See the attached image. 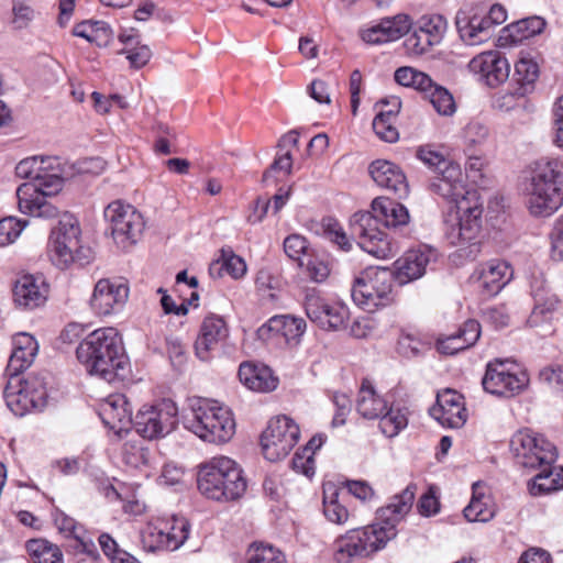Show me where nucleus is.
I'll return each instance as SVG.
<instances>
[{
    "mask_svg": "<svg viewBox=\"0 0 563 563\" xmlns=\"http://www.w3.org/2000/svg\"><path fill=\"white\" fill-rule=\"evenodd\" d=\"M416 486H407L391 503L378 510V523L363 529H353L334 542V559L349 563L355 558H365L380 550L397 534L396 526L412 507Z\"/></svg>",
    "mask_w": 563,
    "mask_h": 563,
    "instance_id": "obj_1",
    "label": "nucleus"
},
{
    "mask_svg": "<svg viewBox=\"0 0 563 563\" xmlns=\"http://www.w3.org/2000/svg\"><path fill=\"white\" fill-rule=\"evenodd\" d=\"M15 175L30 179L16 189L20 211L38 218H55L58 209L48 198L62 190L63 181L68 175L64 172L60 159L55 156L24 158L15 166Z\"/></svg>",
    "mask_w": 563,
    "mask_h": 563,
    "instance_id": "obj_2",
    "label": "nucleus"
},
{
    "mask_svg": "<svg viewBox=\"0 0 563 563\" xmlns=\"http://www.w3.org/2000/svg\"><path fill=\"white\" fill-rule=\"evenodd\" d=\"M372 210L355 212L350 221L351 232L358 239V246L377 258H388L397 253V245L379 230L378 223L386 228H400L409 222L407 208L387 197H377L372 201Z\"/></svg>",
    "mask_w": 563,
    "mask_h": 563,
    "instance_id": "obj_3",
    "label": "nucleus"
},
{
    "mask_svg": "<svg viewBox=\"0 0 563 563\" xmlns=\"http://www.w3.org/2000/svg\"><path fill=\"white\" fill-rule=\"evenodd\" d=\"M199 492L209 499L230 501L241 498L247 483L235 461L217 456L199 467L197 474Z\"/></svg>",
    "mask_w": 563,
    "mask_h": 563,
    "instance_id": "obj_4",
    "label": "nucleus"
},
{
    "mask_svg": "<svg viewBox=\"0 0 563 563\" xmlns=\"http://www.w3.org/2000/svg\"><path fill=\"white\" fill-rule=\"evenodd\" d=\"M184 427L209 443H225L235 433L231 410L217 401L198 399L183 417Z\"/></svg>",
    "mask_w": 563,
    "mask_h": 563,
    "instance_id": "obj_5",
    "label": "nucleus"
},
{
    "mask_svg": "<svg viewBox=\"0 0 563 563\" xmlns=\"http://www.w3.org/2000/svg\"><path fill=\"white\" fill-rule=\"evenodd\" d=\"M562 163L559 159H541L536 163L530 181L526 185L528 208L536 217H549L562 205L560 188Z\"/></svg>",
    "mask_w": 563,
    "mask_h": 563,
    "instance_id": "obj_6",
    "label": "nucleus"
},
{
    "mask_svg": "<svg viewBox=\"0 0 563 563\" xmlns=\"http://www.w3.org/2000/svg\"><path fill=\"white\" fill-rule=\"evenodd\" d=\"M483 206L477 192H470L463 199L457 200L454 223L446 228V239L452 245L461 246V255L475 258L481 252V243L477 241L482 230Z\"/></svg>",
    "mask_w": 563,
    "mask_h": 563,
    "instance_id": "obj_7",
    "label": "nucleus"
},
{
    "mask_svg": "<svg viewBox=\"0 0 563 563\" xmlns=\"http://www.w3.org/2000/svg\"><path fill=\"white\" fill-rule=\"evenodd\" d=\"M405 34L404 47L407 55H423L435 45L419 27H411L409 16L406 14L383 19L378 24L365 30L362 38L368 44H382L396 41Z\"/></svg>",
    "mask_w": 563,
    "mask_h": 563,
    "instance_id": "obj_8",
    "label": "nucleus"
},
{
    "mask_svg": "<svg viewBox=\"0 0 563 563\" xmlns=\"http://www.w3.org/2000/svg\"><path fill=\"white\" fill-rule=\"evenodd\" d=\"M393 273L378 268L355 279L351 289L353 301L368 312L387 307L394 301Z\"/></svg>",
    "mask_w": 563,
    "mask_h": 563,
    "instance_id": "obj_9",
    "label": "nucleus"
},
{
    "mask_svg": "<svg viewBox=\"0 0 563 563\" xmlns=\"http://www.w3.org/2000/svg\"><path fill=\"white\" fill-rule=\"evenodd\" d=\"M110 231L113 244L123 252H130L141 240L145 221L143 216L129 203L114 201L108 203Z\"/></svg>",
    "mask_w": 563,
    "mask_h": 563,
    "instance_id": "obj_10",
    "label": "nucleus"
},
{
    "mask_svg": "<svg viewBox=\"0 0 563 563\" xmlns=\"http://www.w3.org/2000/svg\"><path fill=\"white\" fill-rule=\"evenodd\" d=\"M298 424L287 416L271 419L261 437L262 451L266 460L277 462L286 457L299 440Z\"/></svg>",
    "mask_w": 563,
    "mask_h": 563,
    "instance_id": "obj_11",
    "label": "nucleus"
},
{
    "mask_svg": "<svg viewBox=\"0 0 563 563\" xmlns=\"http://www.w3.org/2000/svg\"><path fill=\"white\" fill-rule=\"evenodd\" d=\"M177 407L164 399L153 406H143L134 421L136 432L144 439L155 440L169 434L177 426Z\"/></svg>",
    "mask_w": 563,
    "mask_h": 563,
    "instance_id": "obj_12",
    "label": "nucleus"
},
{
    "mask_svg": "<svg viewBox=\"0 0 563 563\" xmlns=\"http://www.w3.org/2000/svg\"><path fill=\"white\" fill-rule=\"evenodd\" d=\"M506 19V10L499 4H494L484 16L471 15L465 11H460L456 15V27L461 38L467 45H476L488 40L490 36L489 29L493 25L504 23Z\"/></svg>",
    "mask_w": 563,
    "mask_h": 563,
    "instance_id": "obj_13",
    "label": "nucleus"
},
{
    "mask_svg": "<svg viewBox=\"0 0 563 563\" xmlns=\"http://www.w3.org/2000/svg\"><path fill=\"white\" fill-rule=\"evenodd\" d=\"M529 376L525 371L511 373L505 367V362L495 360L486 366L482 385L485 391L506 398L514 397L526 389Z\"/></svg>",
    "mask_w": 563,
    "mask_h": 563,
    "instance_id": "obj_14",
    "label": "nucleus"
},
{
    "mask_svg": "<svg viewBox=\"0 0 563 563\" xmlns=\"http://www.w3.org/2000/svg\"><path fill=\"white\" fill-rule=\"evenodd\" d=\"M303 305L310 321L323 330H340L349 319L345 306L329 303L316 289L307 290Z\"/></svg>",
    "mask_w": 563,
    "mask_h": 563,
    "instance_id": "obj_15",
    "label": "nucleus"
},
{
    "mask_svg": "<svg viewBox=\"0 0 563 563\" xmlns=\"http://www.w3.org/2000/svg\"><path fill=\"white\" fill-rule=\"evenodd\" d=\"M77 358L90 376H106V328L93 330L80 342L76 350Z\"/></svg>",
    "mask_w": 563,
    "mask_h": 563,
    "instance_id": "obj_16",
    "label": "nucleus"
},
{
    "mask_svg": "<svg viewBox=\"0 0 563 563\" xmlns=\"http://www.w3.org/2000/svg\"><path fill=\"white\" fill-rule=\"evenodd\" d=\"M429 412L432 418L446 428L457 429L466 422L463 396L453 389L439 391L437 401Z\"/></svg>",
    "mask_w": 563,
    "mask_h": 563,
    "instance_id": "obj_17",
    "label": "nucleus"
},
{
    "mask_svg": "<svg viewBox=\"0 0 563 563\" xmlns=\"http://www.w3.org/2000/svg\"><path fill=\"white\" fill-rule=\"evenodd\" d=\"M435 258V251L427 246L409 250L394 263L393 278L399 285L416 280L426 274L427 266Z\"/></svg>",
    "mask_w": 563,
    "mask_h": 563,
    "instance_id": "obj_18",
    "label": "nucleus"
},
{
    "mask_svg": "<svg viewBox=\"0 0 563 563\" xmlns=\"http://www.w3.org/2000/svg\"><path fill=\"white\" fill-rule=\"evenodd\" d=\"M307 323L302 318L290 314H278L272 317L265 324L257 329V336L263 341L274 336H282L290 346L299 344L306 331Z\"/></svg>",
    "mask_w": 563,
    "mask_h": 563,
    "instance_id": "obj_19",
    "label": "nucleus"
},
{
    "mask_svg": "<svg viewBox=\"0 0 563 563\" xmlns=\"http://www.w3.org/2000/svg\"><path fill=\"white\" fill-rule=\"evenodd\" d=\"M470 69L479 74L489 87H497L505 82L510 73V65L497 51L484 52L471 59Z\"/></svg>",
    "mask_w": 563,
    "mask_h": 563,
    "instance_id": "obj_20",
    "label": "nucleus"
},
{
    "mask_svg": "<svg viewBox=\"0 0 563 563\" xmlns=\"http://www.w3.org/2000/svg\"><path fill=\"white\" fill-rule=\"evenodd\" d=\"M368 172L373 180L382 188L401 199L408 196L409 186L404 172L396 164L376 159L371 163Z\"/></svg>",
    "mask_w": 563,
    "mask_h": 563,
    "instance_id": "obj_21",
    "label": "nucleus"
},
{
    "mask_svg": "<svg viewBox=\"0 0 563 563\" xmlns=\"http://www.w3.org/2000/svg\"><path fill=\"white\" fill-rule=\"evenodd\" d=\"M228 335V327L221 317L214 314L206 317L195 342V351L198 358L208 361L211 352L216 350Z\"/></svg>",
    "mask_w": 563,
    "mask_h": 563,
    "instance_id": "obj_22",
    "label": "nucleus"
},
{
    "mask_svg": "<svg viewBox=\"0 0 563 563\" xmlns=\"http://www.w3.org/2000/svg\"><path fill=\"white\" fill-rule=\"evenodd\" d=\"M54 520L58 530L69 539L68 551L75 554L85 553L93 560L99 559L97 547L92 539L81 526L77 525L74 518L64 512H57Z\"/></svg>",
    "mask_w": 563,
    "mask_h": 563,
    "instance_id": "obj_23",
    "label": "nucleus"
},
{
    "mask_svg": "<svg viewBox=\"0 0 563 563\" xmlns=\"http://www.w3.org/2000/svg\"><path fill=\"white\" fill-rule=\"evenodd\" d=\"M132 407L126 396L121 393L108 395V430L115 440H121L133 428Z\"/></svg>",
    "mask_w": 563,
    "mask_h": 563,
    "instance_id": "obj_24",
    "label": "nucleus"
},
{
    "mask_svg": "<svg viewBox=\"0 0 563 563\" xmlns=\"http://www.w3.org/2000/svg\"><path fill=\"white\" fill-rule=\"evenodd\" d=\"M12 346V353L7 365V374L9 376H19L34 362L38 352V343L33 335L22 332L13 336Z\"/></svg>",
    "mask_w": 563,
    "mask_h": 563,
    "instance_id": "obj_25",
    "label": "nucleus"
},
{
    "mask_svg": "<svg viewBox=\"0 0 563 563\" xmlns=\"http://www.w3.org/2000/svg\"><path fill=\"white\" fill-rule=\"evenodd\" d=\"M461 173L456 166H451L440 175L435 176L430 184V190L449 202L453 203L452 209L457 208V200L465 198L470 192L476 190H467L459 177Z\"/></svg>",
    "mask_w": 563,
    "mask_h": 563,
    "instance_id": "obj_26",
    "label": "nucleus"
},
{
    "mask_svg": "<svg viewBox=\"0 0 563 563\" xmlns=\"http://www.w3.org/2000/svg\"><path fill=\"white\" fill-rule=\"evenodd\" d=\"M108 376L113 375V379L125 382L131 379L132 367L130 358L125 352L122 336L114 328L108 327Z\"/></svg>",
    "mask_w": 563,
    "mask_h": 563,
    "instance_id": "obj_27",
    "label": "nucleus"
},
{
    "mask_svg": "<svg viewBox=\"0 0 563 563\" xmlns=\"http://www.w3.org/2000/svg\"><path fill=\"white\" fill-rule=\"evenodd\" d=\"M48 256L52 263L60 268L66 269L71 265L85 266L95 258V252L91 247L84 244L70 246L60 244L59 241L48 242Z\"/></svg>",
    "mask_w": 563,
    "mask_h": 563,
    "instance_id": "obj_28",
    "label": "nucleus"
},
{
    "mask_svg": "<svg viewBox=\"0 0 563 563\" xmlns=\"http://www.w3.org/2000/svg\"><path fill=\"white\" fill-rule=\"evenodd\" d=\"M47 287L42 278L33 275L20 277L13 288L14 302L25 309H34L46 301Z\"/></svg>",
    "mask_w": 563,
    "mask_h": 563,
    "instance_id": "obj_29",
    "label": "nucleus"
},
{
    "mask_svg": "<svg viewBox=\"0 0 563 563\" xmlns=\"http://www.w3.org/2000/svg\"><path fill=\"white\" fill-rule=\"evenodd\" d=\"M481 335V324L476 320H467L454 334L440 338L437 341V349L446 355L456 354L460 351L473 346Z\"/></svg>",
    "mask_w": 563,
    "mask_h": 563,
    "instance_id": "obj_30",
    "label": "nucleus"
},
{
    "mask_svg": "<svg viewBox=\"0 0 563 563\" xmlns=\"http://www.w3.org/2000/svg\"><path fill=\"white\" fill-rule=\"evenodd\" d=\"M240 382L249 389L261 393L274 390L278 385L277 377L272 369L265 365H257L251 362H244L239 367Z\"/></svg>",
    "mask_w": 563,
    "mask_h": 563,
    "instance_id": "obj_31",
    "label": "nucleus"
},
{
    "mask_svg": "<svg viewBox=\"0 0 563 563\" xmlns=\"http://www.w3.org/2000/svg\"><path fill=\"white\" fill-rule=\"evenodd\" d=\"M512 278V269L507 262L490 261L479 273L481 287L487 296L497 295Z\"/></svg>",
    "mask_w": 563,
    "mask_h": 563,
    "instance_id": "obj_32",
    "label": "nucleus"
},
{
    "mask_svg": "<svg viewBox=\"0 0 563 563\" xmlns=\"http://www.w3.org/2000/svg\"><path fill=\"white\" fill-rule=\"evenodd\" d=\"M3 396L8 408L15 416H24L32 409H38L30 395L24 393V388L21 385V378L19 376H10L4 388Z\"/></svg>",
    "mask_w": 563,
    "mask_h": 563,
    "instance_id": "obj_33",
    "label": "nucleus"
},
{
    "mask_svg": "<svg viewBox=\"0 0 563 563\" xmlns=\"http://www.w3.org/2000/svg\"><path fill=\"white\" fill-rule=\"evenodd\" d=\"M386 409V400L376 394L369 380H363L356 401L357 412L365 419H377Z\"/></svg>",
    "mask_w": 563,
    "mask_h": 563,
    "instance_id": "obj_34",
    "label": "nucleus"
},
{
    "mask_svg": "<svg viewBox=\"0 0 563 563\" xmlns=\"http://www.w3.org/2000/svg\"><path fill=\"white\" fill-rule=\"evenodd\" d=\"M544 26L545 21L540 16L522 19L505 27L503 37L509 40L512 44H517L541 33Z\"/></svg>",
    "mask_w": 563,
    "mask_h": 563,
    "instance_id": "obj_35",
    "label": "nucleus"
},
{
    "mask_svg": "<svg viewBox=\"0 0 563 563\" xmlns=\"http://www.w3.org/2000/svg\"><path fill=\"white\" fill-rule=\"evenodd\" d=\"M31 563H64L62 550L45 539H32L26 542Z\"/></svg>",
    "mask_w": 563,
    "mask_h": 563,
    "instance_id": "obj_36",
    "label": "nucleus"
},
{
    "mask_svg": "<svg viewBox=\"0 0 563 563\" xmlns=\"http://www.w3.org/2000/svg\"><path fill=\"white\" fill-rule=\"evenodd\" d=\"M108 501L112 505L121 504L123 511L133 516L142 515L145 511V504L136 498L130 487L108 485Z\"/></svg>",
    "mask_w": 563,
    "mask_h": 563,
    "instance_id": "obj_37",
    "label": "nucleus"
},
{
    "mask_svg": "<svg viewBox=\"0 0 563 563\" xmlns=\"http://www.w3.org/2000/svg\"><path fill=\"white\" fill-rule=\"evenodd\" d=\"M539 77V67L531 58L522 57L515 65V78L518 84L517 93L525 97L533 89Z\"/></svg>",
    "mask_w": 563,
    "mask_h": 563,
    "instance_id": "obj_38",
    "label": "nucleus"
},
{
    "mask_svg": "<svg viewBox=\"0 0 563 563\" xmlns=\"http://www.w3.org/2000/svg\"><path fill=\"white\" fill-rule=\"evenodd\" d=\"M81 230L79 222L73 216H64L57 227L52 231L49 241H59L60 244H68L70 246L81 245Z\"/></svg>",
    "mask_w": 563,
    "mask_h": 563,
    "instance_id": "obj_39",
    "label": "nucleus"
},
{
    "mask_svg": "<svg viewBox=\"0 0 563 563\" xmlns=\"http://www.w3.org/2000/svg\"><path fill=\"white\" fill-rule=\"evenodd\" d=\"M478 484L473 485V497L470 504L464 508L463 514L470 522H487L495 516L494 508L489 505V499L484 495L476 493Z\"/></svg>",
    "mask_w": 563,
    "mask_h": 563,
    "instance_id": "obj_40",
    "label": "nucleus"
},
{
    "mask_svg": "<svg viewBox=\"0 0 563 563\" xmlns=\"http://www.w3.org/2000/svg\"><path fill=\"white\" fill-rule=\"evenodd\" d=\"M441 115H452L456 111V104L452 93L444 87L432 80L431 87L422 92Z\"/></svg>",
    "mask_w": 563,
    "mask_h": 563,
    "instance_id": "obj_41",
    "label": "nucleus"
},
{
    "mask_svg": "<svg viewBox=\"0 0 563 563\" xmlns=\"http://www.w3.org/2000/svg\"><path fill=\"white\" fill-rule=\"evenodd\" d=\"M394 78L400 86L413 88L420 92L430 88L432 84V78L428 74L410 66L396 69Z\"/></svg>",
    "mask_w": 563,
    "mask_h": 563,
    "instance_id": "obj_42",
    "label": "nucleus"
},
{
    "mask_svg": "<svg viewBox=\"0 0 563 563\" xmlns=\"http://www.w3.org/2000/svg\"><path fill=\"white\" fill-rule=\"evenodd\" d=\"M130 295L129 282L124 277L108 279V314L120 311L126 303Z\"/></svg>",
    "mask_w": 563,
    "mask_h": 563,
    "instance_id": "obj_43",
    "label": "nucleus"
},
{
    "mask_svg": "<svg viewBox=\"0 0 563 563\" xmlns=\"http://www.w3.org/2000/svg\"><path fill=\"white\" fill-rule=\"evenodd\" d=\"M47 373L30 374L26 378L21 379L24 393L37 405V408H44L47 399Z\"/></svg>",
    "mask_w": 563,
    "mask_h": 563,
    "instance_id": "obj_44",
    "label": "nucleus"
},
{
    "mask_svg": "<svg viewBox=\"0 0 563 563\" xmlns=\"http://www.w3.org/2000/svg\"><path fill=\"white\" fill-rule=\"evenodd\" d=\"M339 493L334 487L323 490V514L334 523H343L349 518L347 509L338 500Z\"/></svg>",
    "mask_w": 563,
    "mask_h": 563,
    "instance_id": "obj_45",
    "label": "nucleus"
},
{
    "mask_svg": "<svg viewBox=\"0 0 563 563\" xmlns=\"http://www.w3.org/2000/svg\"><path fill=\"white\" fill-rule=\"evenodd\" d=\"M407 424V416L401 409H386L379 417V429L388 438L396 437Z\"/></svg>",
    "mask_w": 563,
    "mask_h": 563,
    "instance_id": "obj_46",
    "label": "nucleus"
},
{
    "mask_svg": "<svg viewBox=\"0 0 563 563\" xmlns=\"http://www.w3.org/2000/svg\"><path fill=\"white\" fill-rule=\"evenodd\" d=\"M143 542L151 550H177V542L170 543L166 528L150 525L143 533Z\"/></svg>",
    "mask_w": 563,
    "mask_h": 563,
    "instance_id": "obj_47",
    "label": "nucleus"
},
{
    "mask_svg": "<svg viewBox=\"0 0 563 563\" xmlns=\"http://www.w3.org/2000/svg\"><path fill=\"white\" fill-rule=\"evenodd\" d=\"M489 135L488 128L481 122H470L463 132V141L466 152H477L487 141Z\"/></svg>",
    "mask_w": 563,
    "mask_h": 563,
    "instance_id": "obj_48",
    "label": "nucleus"
},
{
    "mask_svg": "<svg viewBox=\"0 0 563 563\" xmlns=\"http://www.w3.org/2000/svg\"><path fill=\"white\" fill-rule=\"evenodd\" d=\"M216 269H218V275H220V271L224 269L236 279L245 274L246 264L242 257L233 253L227 254L225 251H222V258L211 264L210 273L213 275Z\"/></svg>",
    "mask_w": 563,
    "mask_h": 563,
    "instance_id": "obj_49",
    "label": "nucleus"
},
{
    "mask_svg": "<svg viewBox=\"0 0 563 563\" xmlns=\"http://www.w3.org/2000/svg\"><path fill=\"white\" fill-rule=\"evenodd\" d=\"M247 563H286V559L272 545L254 543L249 550Z\"/></svg>",
    "mask_w": 563,
    "mask_h": 563,
    "instance_id": "obj_50",
    "label": "nucleus"
},
{
    "mask_svg": "<svg viewBox=\"0 0 563 563\" xmlns=\"http://www.w3.org/2000/svg\"><path fill=\"white\" fill-rule=\"evenodd\" d=\"M426 33L435 44L440 43L445 30L446 21L442 15L421 16L415 24Z\"/></svg>",
    "mask_w": 563,
    "mask_h": 563,
    "instance_id": "obj_51",
    "label": "nucleus"
},
{
    "mask_svg": "<svg viewBox=\"0 0 563 563\" xmlns=\"http://www.w3.org/2000/svg\"><path fill=\"white\" fill-rule=\"evenodd\" d=\"M73 34L100 45V40L106 36V26L101 21H82L75 25Z\"/></svg>",
    "mask_w": 563,
    "mask_h": 563,
    "instance_id": "obj_52",
    "label": "nucleus"
},
{
    "mask_svg": "<svg viewBox=\"0 0 563 563\" xmlns=\"http://www.w3.org/2000/svg\"><path fill=\"white\" fill-rule=\"evenodd\" d=\"M123 461L126 465L140 468L150 462V451L141 443H125L122 451Z\"/></svg>",
    "mask_w": 563,
    "mask_h": 563,
    "instance_id": "obj_53",
    "label": "nucleus"
},
{
    "mask_svg": "<svg viewBox=\"0 0 563 563\" xmlns=\"http://www.w3.org/2000/svg\"><path fill=\"white\" fill-rule=\"evenodd\" d=\"M106 162L101 157H87L76 161L69 166L73 172L66 170L63 166L64 172L68 174L65 178L71 177L76 174H91L99 175L103 172Z\"/></svg>",
    "mask_w": 563,
    "mask_h": 563,
    "instance_id": "obj_54",
    "label": "nucleus"
},
{
    "mask_svg": "<svg viewBox=\"0 0 563 563\" xmlns=\"http://www.w3.org/2000/svg\"><path fill=\"white\" fill-rule=\"evenodd\" d=\"M25 225L26 221H21L13 217L0 220V247L13 243Z\"/></svg>",
    "mask_w": 563,
    "mask_h": 563,
    "instance_id": "obj_55",
    "label": "nucleus"
},
{
    "mask_svg": "<svg viewBox=\"0 0 563 563\" xmlns=\"http://www.w3.org/2000/svg\"><path fill=\"white\" fill-rule=\"evenodd\" d=\"M300 267H305L308 277L316 283H322L330 274L327 262L310 255L300 262Z\"/></svg>",
    "mask_w": 563,
    "mask_h": 563,
    "instance_id": "obj_56",
    "label": "nucleus"
},
{
    "mask_svg": "<svg viewBox=\"0 0 563 563\" xmlns=\"http://www.w3.org/2000/svg\"><path fill=\"white\" fill-rule=\"evenodd\" d=\"M284 250L290 258L298 261L299 263L309 256L307 254L308 242L299 234H291L287 236L284 241Z\"/></svg>",
    "mask_w": 563,
    "mask_h": 563,
    "instance_id": "obj_57",
    "label": "nucleus"
},
{
    "mask_svg": "<svg viewBox=\"0 0 563 563\" xmlns=\"http://www.w3.org/2000/svg\"><path fill=\"white\" fill-rule=\"evenodd\" d=\"M372 125L375 134L385 142L394 143L399 137L395 121L385 119L383 114H376Z\"/></svg>",
    "mask_w": 563,
    "mask_h": 563,
    "instance_id": "obj_58",
    "label": "nucleus"
},
{
    "mask_svg": "<svg viewBox=\"0 0 563 563\" xmlns=\"http://www.w3.org/2000/svg\"><path fill=\"white\" fill-rule=\"evenodd\" d=\"M120 53L126 54V59L130 62L131 67L136 69L145 66L152 57V51L146 45L124 48Z\"/></svg>",
    "mask_w": 563,
    "mask_h": 563,
    "instance_id": "obj_59",
    "label": "nucleus"
},
{
    "mask_svg": "<svg viewBox=\"0 0 563 563\" xmlns=\"http://www.w3.org/2000/svg\"><path fill=\"white\" fill-rule=\"evenodd\" d=\"M323 227L325 229V233L328 238L339 245V247L343 251L351 250V242L347 239L346 234L342 231L341 227L333 219H327L323 221Z\"/></svg>",
    "mask_w": 563,
    "mask_h": 563,
    "instance_id": "obj_60",
    "label": "nucleus"
},
{
    "mask_svg": "<svg viewBox=\"0 0 563 563\" xmlns=\"http://www.w3.org/2000/svg\"><path fill=\"white\" fill-rule=\"evenodd\" d=\"M417 156L426 165L439 172H443L446 168L451 167L449 166V162L443 157L442 154L428 147H420L417 152Z\"/></svg>",
    "mask_w": 563,
    "mask_h": 563,
    "instance_id": "obj_61",
    "label": "nucleus"
},
{
    "mask_svg": "<svg viewBox=\"0 0 563 563\" xmlns=\"http://www.w3.org/2000/svg\"><path fill=\"white\" fill-rule=\"evenodd\" d=\"M550 238L552 258L563 261V214L555 220Z\"/></svg>",
    "mask_w": 563,
    "mask_h": 563,
    "instance_id": "obj_62",
    "label": "nucleus"
},
{
    "mask_svg": "<svg viewBox=\"0 0 563 563\" xmlns=\"http://www.w3.org/2000/svg\"><path fill=\"white\" fill-rule=\"evenodd\" d=\"M170 543L177 542V549L187 540L189 536V523L185 519H174L170 527L164 525Z\"/></svg>",
    "mask_w": 563,
    "mask_h": 563,
    "instance_id": "obj_63",
    "label": "nucleus"
},
{
    "mask_svg": "<svg viewBox=\"0 0 563 563\" xmlns=\"http://www.w3.org/2000/svg\"><path fill=\"white\" fill-rule=\"evenodd\" d=\"M108 559L111 563H140V561L118 547V543L108 534Z\"/></svg>",
    "mask_w": 563,
    "mask_h": 563,
    "instance_id": "obj_64",
    "label": "nucleus"
}]
</instances>
